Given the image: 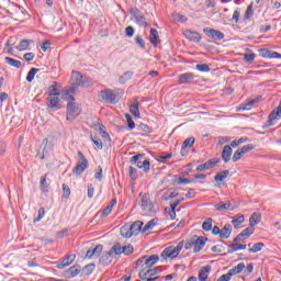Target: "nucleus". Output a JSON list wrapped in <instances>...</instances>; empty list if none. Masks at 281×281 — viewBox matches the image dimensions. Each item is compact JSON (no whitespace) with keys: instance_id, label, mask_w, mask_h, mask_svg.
I'll return each mask as SVG.
<instances>
[{"instance_id":"obj_28","label":"nucleus","mask_w":281,"mask_h":281,"mask_svg":"<svg viewBox=\"0 0 281 281\" xmlns=\"http://www.w3.org/2000/svg\"><path fill=\"white\" fill-rule=\"evenodd\" d=\"M149 41H150L151 45H158V43H159V33L157 32V30H155V29L150 30Z\"/></svg>"},{"instance_id":"obj_44","label":"nucleus","mask_w":281,"mask_h":281,"mask_svg":"<svg viewBox=\"0 0 281 281\" xmlns=\"http://www.w3.org/2000/svg\"><path fill=\"white\" fill-rule=\"evenodd\" d=\"M165 212H168L169 213V216L172 221H175V218H177V209L172 205H170V207H166L165 209Z\"/></svg>"},{"instance_id":"obj_54","label":"nucleus","mask_w":281,"mask_h":281,"mask_svg":"<svg viewBox=\"0 0 281 281\" xmlns=\"http://www.w3.org/2000/svg\"><path fill=\"white\" fill-rule=\"evenodd\" d=\"M135 41L136 44L139 45V47H142V49H146V43L144 42V38H142V36L137 35Z\"/></svg>"},{"instance_id":"obj_27","label":"nucleus","mask_w":281,"mask_h":281,"mask_svg":"<svg viewBox=\"0 0 281 281\" xmlns=\"http://www.w3.org/2000/svg\"><path fill=\"white\" fill-rule=\"evenodd\" d=\"M245 269V263L240 262L238 263L236 267H234L233 269H231L228 271V274H231V278L232 276H238V273H243V270Z\"/></svg>"},{"instance_id":"obj_24","label":"nucleus","mask_w":281,"mask_h":281,"mask_svg":"<svg viewBox=\"0 0 281 281\" xmlns=\"http://www.w3.org/2000/svg\"><path fill=\"white\" fill-rule=\"evenodd\" d=\"M262 218V214L260 213H254L250 218H249V225L250 227H256V225H258V223H260Z\"/></svg>"},{"instance_id":"obj_35","label":"nucleus","mask_w":281,"mask_h":281,"mask_svg":"<svg viewBox=\"0 0 281 281\" xmlns=\"http://www.w3.org/2000/svg\"><path fill=\"white\" fill-rule=\"evenodd\" d=\"M155 225H157V220L149 221L143 228H140V232L143 234H146V232H150V229H154Z\"/></svg>"},{"instance_id":"obj_33","label":"nucleus","mask_w":281,"mask_h":281,"mask_svg":"<svg viewBox=\"0 0 281 281\" xmlns=\"http://www.w3.org/2000/svg\"><path fill=\"white\" fill-rule=\"evenodd\" d=\"M72 80H74V83L77 86V87H80L82 86V74L78 72V71H72Z\"/></svg>"},{"instance_id":"obj_46","label":"nucleus","mask_w":281,"mask_h":281,"mask_svg":"<svg viewBox=\"0 0 281 281\" xmlns=\"http://www.w3.org/2000/svg\"><path fill=\"white\" fill-rule=\"evenodd\" d=\"M244 155H245V154H243V151H241L240 149H237V150L234 153V155H233V157H232V160H233L234 162L240 161V159H243Z\"/></svg>"},{"instance_id":"obj_14","label":"nucleus","mask_w":281,"mask_h":281,"mask_svg":"<svg viewBox=\"0 0 281 281\" xmlns=\"http://www.w3.org/2000/svg\"><path fill=\"white\" fill-rule=\"evenodd\" d=\"M60 94H50L48 95V109H60V99L58 98Z\"/></svg>"},{"instance_id":"obj_62","label":"nucleus","mask_w":281,"mask_h":281,"mask_svg":"<svg viewBox=\"0 0 281 281\" xmlns=\"http://www.w3.org/2000/svg\"><path fill=\"white\" fill-rule=\"evenodd\" d=\"M34 53H26L24 54V60H26V63H31V60H34Z\"/></svg>"},{"instance_id":"obj_26","label":"nucleus","mask_w":281,"mask_h":281,"mask_svg":"<svg viewBox=\"0 0 281 281\" xmlns=\"http://www.w3.org/2000/svg\"><path fill=\"white\" fill-rule=\"evenodd\" d=\"M80 273V266H72L66 271L67 278H76Z\"/></svg>"},{"instance_id":"obj_60","label":"nucleus","mask_w":281,"mask_h":281,"mask_svg":"<svg viewBox=\"0 0 281 281\" xmlns=\"http://www.w3.org/2000/svg\"><path fill=\"white\" fill-rule=\"evenodd\" d=\"M125 34H126V36H128L131 38L133 36V34H135V30L133 29V26H127L125 29Z\"/></svg>"},{"instance_id":"obj_38","label":"nucleus","mask_w":281,"mask_h":281,"mask_svg":"<svg viewBox=\"0 0 281 281\" xmlns=\"http://www.w3.org/2000/svg\"><path fill=\"white\" fill-rule=\"evenodd\" d=\"M254 232H256V228L254 226H250V227L244 229L240 233L241 238H244V240H247V238H249V236H251V234H254Z\"/></svg>"},{"instance_id":"obj_43","label":"nucleus","mask_w":281,"mask_h":281,"mask_svg":"<svg viewBox=\"0 0 281 281\" xmlns=\"http://www.w3.org/2000/svg\"><path fill=\"white\" fill-rule=\"evenodd\" d=\"M40 69L38 68H32L27 76H26V80L27 82H32V80H34V76H36V74H38Z\"/></svg>"},{"instance_id":"obj_47","label":"nucleus","mask_w":281,"mask_h":281,"mask_svg":"<svg viewBox=\"0 0 281 281\" xmlns=\"http://www.w3.org/2000/svg\"><path fill=\"white\" fill-rule=\"evenodd\" d=\"M202 228L204 232H210L212 231V218H207L206 221L203 222Z\"/></svg>"},{"instance_id":"obj_59","label":"nucleus","mask_w":281,"mask_h":281,"mask_svg":"<svg viewBox=\"0 0 281 281\" xmlns=\"http://www.w3.org/2000/svg\"><path fill=\"white\" fill-rule=\"evenodd\" d=\"M177 183H178V186H181V184L188 186V183H192V181H190V179H188V178H179L177 180Z\"/></svg>"},{"instance_id":"obj_22","label":"nucleus","mask_w":281,"mask_h":281,"mask_svg":"<svg viewBox=\"0 0 281 281\" xmlns=\"http://www.w3.org/2000/svg\"><path fill=\"white\" fill-rule=\"evenodd\" d=\"M115 205H117V200L112 199L110 201V203L108 204V206L103 210L101 216H109V214H111V212H113V207H115Z\"/></svg>"},{"instance_id":"obj_63","label":"nucleus","mask_w":281,"mask_h":281,"mask_svg":"<svg viewBox=\"0 0 281 281\" xmlns=\"http://www.w3.org/2000/svg\"><path fill=\"white\" fill-rule=\"evenodd\" d=\"M94 179H98V181H102V167L101 166L98 167V171L94 175Z\"/></svg>"},{"instance_id":"obj_30","label":"nucleus","mask_w":281,"mask_h":281,"mask_svg":"<svg viewBox=\"0 0 281 281\" xmlns=\"http://www.w3.org/2000/svg\"><path fill=\"white\" fill-rule=\"evenodd\" d=\"M113 258V254L110 251L105 252L101 258L100 262L101 265H111V260Z\"/></svg>"},{"instance_id":"obj_2","label":"nucleus","mask_w":281,"mask_h":281,"mask_svg":"<svg viewBox=\"0 0 281 281\" xmlns=\"http://www.w3.org/2000/svg\"><path fill=\"white\" fill-rule=\"evenodd\" d=\"M144 223L140 221L134 222L133 224H125L121 227V236L123 238H131L133 236H137L139 232H142V226Z\"/></svg>"},{"instance_id":"obj_11","label":"nucleus","mask_w":281,"mask_h":281,"mask_svg":"<svg viewBox=\"0 0 281 281\" xmlns=\"http://www.w3.org/2000/svg\"><path fill=\"white\" fill-rule=\"evenodd\" d=\"M204 32L206 36L214 38V41H223L225 38V34L214 29H205Z\"/></svg>"},{"instance_id":"obj_37","label":"nucleus","mask_w":281,"mask_h":281,"mask_svg":"<svg viewBox=\"0 0 281 281\" xmlns=\"http://www.w3.org/2000/svg\"><path fill=\"white\" fill-rule=\"evenodd\" d=\"M110 252L112 254V256L113 254H115V256H121V254H123V246L120 244H114L110 249Z\"/></svg>"},{"instance_id":"obj_1","label":"nucleus","mask_w":281,"mask_h":281,"mask_svg":"<svg viewBox=\"0 0 281 281\" xmlns=\"http://www.w3.org/2000/svg\"><path fill=\"white\" fill-rule=\"evenodd\" d=\"M65 100H67L68 102L66 112L67 120L74 122V120H76L77 116L80 115L82 109H80V105L76 103V99L74 98V95L69 94V92L65 94Z\"/></svg>"},{"instance_id":"obj_15","label":"nucleus","mask_w":281,"mask_h":281,"mask_svg":"<svg viewBox=\"0 0 281 281\" xmlns=\"http://www.w3.org/2000/svg\"><path fill=\"white\" fill-rule=\"evenodd\" d=\"M214 207L217 210V212H232V210H234V204H232L229 201H226L215 204Z\"/></svg>"},{"instance_id":"obj_36","label":"nucleus","mask_w":281,"mask_h":281,"mask_svg":"<svg viewBox=\"0 0 281 281\" xmlns=\"http://www.w3.org/2000/svg\"><path fill=\"white\" fill-rule=\"evenodd\" d=\"M40 188L42 192H49V183H47V175H44L42 177Z\"/></svg>"},{"instance_id":"obj_32","label":"nucleus","mask_w":281,"mask_h":281,"mask_svg":"<svg viewBox=\"0 0 281 281\" xmlns=\"http://www.w3.org/2000/svg\"><path fill=\"white\" fill-rule=\"evenodd\" d=\"M4 63H7V65H10V67H15L16 69L21 68V61L12 57H5Z\"/></svg>"},{"instance_id":"obj_40","label":"nucleus","mask_w":281,"mask_h":281,"mask_svg":"<svg viewBox=\"0 0 281 281\" xmlns=\"http://www.w3.org/2000/svg\"><path fill=\"white\" fill-rule=\"evenodd\" d=\"M155 273H157V271H155V269H149L147 271L142 270L138 276H139L140 280H146V278H148V276L149 277L155 276Z\"/></svg>"},{"instance_id":"obj_6","label":"nucleus","mask_w":281,"mask_h":281,"mask_svg":"<svg viewBox=\"0 0 281 281\" xmlns=\"http://www.w3.org/2000/svg\"><path fill=\"white\" fill-rule=\"evenodd\" d=\"M142 159H144V154L135 155L131 158V164H134L137 166V168L143 169L144 172H148V170H150V161Z\"/></svg>"},{"instance_id":"obj_12","label":"nucleus","mask_w":281,"mask_h":281,"mask_svg":"<svg viewBox=\"0 0 281 281\" xmlns=\"http://www.w3.org/2000/svg\"><path fill=\"white\" fill-rule=\"evenodd\" d=\"M138 262H144L146 267H155L159 262V255H151L149 257H143Z\"/></svg>"},{"instance_id":"obj_41","label":"nucleus","mask_w":281,"mask_h":281,"mask_svg":"<svg viewBox=\"0 0 281 281\" xmlns=\"http://www.w3.org/2000/svg\"><path fill=\"white\" fill-rule=\"evenodd\" d=\"M262 247H265V244L257 243L254 244L250 249H248L249 254H258V251H262Z\"/></svg>"},{"instance_id":"obj_7","label":"nucleus","mask_w":281,"mask_h":281,"mask_svg":"<svg viewBox=\"0 0 281 281\" xmlns=\"http://www.w3.org/2000/svg\"><path fill=\"white\" fill-rule=\"evenodd\" d=\"M78 162L75 169L72 170L74 175H82L85 172L86 168H89V160H87V157H85V154L82 151H78Z\"/></svg>"},{"instance_id":"obj_57","label":"nucleus","mask_w":281,"mask_h":281,"mask_svg":"<svg viewBox=\"0 0 281 281\" xmlns=\"http://www.w3.org/2000/svg\"><path fill=\"white\" fill-rule=\"evenodd\" d=\"M175 19L179 23H186V21H188V18L186 15H181L180 13H176Z\"/></svg>"},{"instance_id":"obj_4","label":"nucleus","mask_w":281,"mask_h":281,"mask_svg":"<svg viewBox=\"0 0 281 281\" xmlns=\"http://www.w3.org/2000/svg\"><path fill=\"white\" fill-rule=\"evenodd\" d=\"M181 249H183V241L178 243L177 246H169L165 248L160 256L164 260H168V258H177V256L181 254Z\"/></svg>"},{"instance_id":"obj_3","label":"nucleus","mask_w":281,"mask_h":281,"mask_svg":"<svg viewBox=\"0 0 281 281\" xmlns=\"http://www.w3.org/2000/svg\"><path fill=\"white\" fill-rule=\"evenodd\" d=\"M205 240H206L205 237H199L194 235L186 243L184 249L193 248L194 254H199V251H201V249L205 247Z\"/></svg>"},{"instance_id":"obj_5","label":"nucleus","mask_w":281,"mask_h":281,"mask_svg":"<svg viewBox=\"0 0 281 281\" xmlns=\"http://www.w3.org/2000/svg\"><path fill=\"white\" fill-rule=\"evenodd\" d=\"M101 102H109L115 104L120 101V95L112 90H102L99 94Z\"/></svg>"},{"instance_id":"obj_50","label":"nucleus","mask_w":281,"mask_h":281,"mask_svg":"<svg viewBox=\"0 0 281 281\" xmlns=\"http://www.w3.org/2000/svg\"><path fill=\"white\" fill-rule=\"evenodd\" d=\"M182 146H184V148H192V146H194V137L187 138Z\"/></svg>"},{"instance_id":"obj_29","label":"nucleus","mask_w":281,"mask_h":281,"mask_svg":"<svg viewBox=\"0 0 281 281\" xmlns=\"http://www.w3.org/2000/svg\"><path fill=\"white\" fill-rule=\"evenodd\" d=\"M48 95H60V91L58 90V82L54 81L48 87Z\"/></svg>"},{"instance_id":"obj_39","label":"nucleus","mask_w":281,"mask_h":281,"mask_svg":"<svg viewBox=\"0 0 281 281\" xmlns=\"http://www.w3.org/2000/svg\"><path fill=\"white\" fill-rule=\"evenodd\" d=\"M256 103V100H251L247 103H243L240 106L237 108V111H251V106Z\"/></svg>"},{"instance_id":"obj_53","label":"nucleus","mask_w":281,"mask_h":281,"mask_svg":"<svg viewBox=\"0 0 281 281\" xmlns=\"http://www.w3.org/2000/svg\"><path fill=\"white\" fill-rule=\"evenodd\" d=\"M259 55L262 56V58H270L271 50L267 48L259 49Z\"/></svg>"},{"instance_id":"obj_13","label":"nucleus","mask_w":281,"mask_h":281,"mask_svg":"<svg viewBox=\"0 0 281 281\" xmlns=\"http://www.w3.org/2000/svg\"><path fill=\"white\" fill-rule=\"evenodd\" d=\"M134 21L140 27H148V22H146V16L140 11L134 13Z\"/></svg>"},{"instance_id":"obj_9","label":"nucleus","mask_w":281,"mask_h":281,"mask_svg":"<svg viewBox=\"0 0 281 281\" xmlns=\"http://www.w3.org/2000/svg\"><path fill=\"white\" fill-rule=\"evenodd\" d=\"M218 161H221L218 158L210 159L206 162L199 165L195 170L196 172H203L205 170H210V168H214V166H216Z\"/></svg>"},{"instance_id":"obj_42","label":"nucleus","mask_w":281,"mask_h":281,"mask_svg":"<svg viewBox=\"0 0 281 281\" xmlns=\"http://www.w3.org/2000/svg\"><path fill=\"white\" fill-rule=\"evenodd\" d=\"M244 60H246V63H254V60H256V54L251 50H248L246 54H244Z\"/></svg>"},{"instance_id":"obj_19","label":"nucleus","mask_w":281,"mask_h":281,"mask_svg":"<svg viewBox=\"0 0 281 281\" xmlns=\"http://www.w3.org/2000/svg\"><path fill=\"white\" fill-rule=\"evenodd\" d=\"M32 43H34V41L32 40H22L20 42V44L18 46H15V49H18V52H25L29 49L30 45H32Z\"/></svg>"},{"instance_id":"obj_21","label":"nucleus","mask_w":281,"mask_h":281,"mask_svg":"<svg viewBox=\"0 0 281 281\" xmlns=\"http://www.w3.org/2000/svg\"><path fill=\"white\" fill-rule=\"evenodd\" d=\"M232 236V224H225V226L220 229V238H229Z\"/></svg>"},{"instance_id":"obj_18","label":"nucleus","mask_w":281,"mask_h":281,"mask_svg":"<svg viewBox=\"0 0 281 281\" xmlns=\"http://www.w3.org/2000/svg\"><path fill=\"white\" fill-rule=\"evenodd\" d=\"M190 80H194V74L186 72L179 76V83L180 85H188Z\"/></svg>"},{"instance_id":"obj_10","label":"nucleus","mask_w":281,"mask_h":281,"mask_svg":"<svg viewBox=\"0 0 281 281\" xmlns=\"http://www.w3.org/2000/svg\"><path fill=\"white\" fill-rule=\"evenodd\" d=\"M102 249H103L102 245H97L94 248H90L86 252V258L88 259L100 258V256L102 255Z\"/></svg>"},{"instance_id":"obj_55","label":"nucleus","mask_w":281,"mask_h":281,"mask_svg":"<svg viewBox=\"0 0 281 281\" xmlns=\"http://www.w3.org/2000/svg\"><path fill=\"white\" fill-rule=\"evenodd\" d=\"M44 216H45V209H44V207H41V209L38 210V216H37V218H35V220L33 221V223H38V221L43 220Z\"/></svg>"},{"instance_id":"obj_34","label":"nucleus","mask_w":281,"mask_h":281,"mask_svg":"<svg viewBox=\"0 0 281 281\" xmlns=\"http://www.w3.org/2000/svg\"><path fill=\"white\" fill-rule=\"evenodd\" d=\"M243 223H245V215H237L235 218L232 220V224L236 229H238V227H240Z\"/></svg>"},{"instance_id":"obj_58","label":"nucleus","mask_w":281,"mask_h":281,"mask_svg":"<svg viewBox=\"0 0 281 281\" xmlns=\"http://www.w3.org/2000/svg\"><path fill=\"white\" fill-rule=\"evenodd\" d=\"M130 177L133 179V181H135L137 179V169L130 167Z\"/></svg>"},{"instance_id":"obj_64","label":"nucleus","mask_w":281,"mask_h":281,"mask_svg":"<svg viewBox=\"0 0 281 281\" xmlns=\"http://www.w3.org/2000/svg\"><path fill=\"white\" fill-rule=\"evenodd\" d=\"M52 43H49L48 41L42 43L41 47L43 52H47V49H49Z\"/></svg>"},{"instance_id":"obj_31","label":"nucleus","mask_w":281,"mask_h":281,"mask_svg":"<svg viewBox=\"0 0 281 281\" xmlns=\"http://www.w3.org/2000/svg\"><path fill=\"white\" fill-rule=\"evenodd\" d=\"M130 112L134 117L139 119V102L135 101L131 106H130Z\"/></svg>"},{"instance_id":"obj_45","label":"nucleus","mask_w":281,"mask_h":281,"mask_svg":"<svg viewBox=\"0 0 281 281\" xmlns=\"http://www.w3.org/2000/svg\"><path fill=\"white\" fill-rule=\"evenodd\" d=\"M195 69H198V71H202L204 74H207V71H210V65H207V64H198L195 66Z\"/></svg>"},{"instance_id":"obj_16","label":"nucleus","mask_w":281,"mask_h":281,"mask_svg":"<svg viewBox=\"0 0 281 281\" xmlns=\"http://www.w3.org/2000/svg\"><path fill=\"white\" fill-rule=\"evenodd\" d=\"M183 34L184 38H188V41H193V43H199V41H201V34H199V32L186 30Z\"/></svg>"},{"instance_id":"obj_8","label":"nucleus","mask_w":281,"mask_h":281,"mask_svg":"<svg viewBox=\"0 0 281 281\" xmlns=\"http://www.w3.org/2000/svg\"><path fill=\"white\" fill-rule=\"evenodd\" d=\"M140 199V207L144 210V212H153V202H150V199H148L147 194H139Z\"/></svg>"},{"instance_id":"obj_25","label":"nucleus","mask_w":281,"mask_h":281,"mask_svg":"<svg viewBox=\"0 0 281 281\" xmlns=\"http://www.w3.org/2000/svg\"><path fill=\"white\" fill-rule=\"evenodd\" d=\"M229 177V170H223L215 175L214 180L216 183H221V181H225Z\"/></svg>"},{"instance_id":"obj_49","label":"nucleus","mask_w":281,"mask_h":281,"mask_svg":"<svg viewBox=\"0 0 281 281\" xmlns=\"http://www.w3.org/2000/svg\"><path fill=\"white\" fill-rule=\"evenodd\" d=\"M63 199H69L70 194H71V189H69V186L67 184H63Z\"/></svg>"},{"instance_id":"obj_52","label":"nucleus","mask_w":281,"mask_h":281,"mask_svg":"<svg viewBox=\"0 0 281 281\" xmlns=\"http://www.w3.org/2000/svg\"><path fill=\"white\" fill-rule=\"evenodd\" d=\"M256 148V146L254 145H246L244 147H241L239 150L243 153V155H247V153L254 150Z\"/></svg>"},{"instance_id":"obj_56","label":"nucleus","mask_w":281,"mask_h":281,"mask_svg":"<svg viewBox=\"0 0 281 281\" xmlns=\"http://www.w3.org/2000/svg\"><path fill=\"white\" fill-rule=\"evenodd\" d=\"M125 117L127 120L128 128L131 130L135 128V122L133 121V117H131V114H126Z\"/></svg>"},{"instance_id":"obj_51","label":"nucleus","mask_w":281,"mask_h":281,"mask_svg":"<svg viewBox=\"0 0 281 281\" xmlns=\"http://www.w3.org/2000/svg\"><path fill=\"white\" fill-rule=\"evenodd\" d=\"M251 16H254V4H249L245 13V19H251Z\"/></svg>"},{"instance_id":"obj_17","label":"nucleus","mask_w":281,"mask_h":281,"mask_svg":"<svg viewBox=\"0 0 281 281\" xmlns=\"http://www.w3.org/2000/svg\"><path fill=\"white\" fill-rule=\"evenodd\" d=\"M232 146H224V149L222 150V159L224 160L225 164H228V161L232 159Z\"/></svg>"},{"instance_id":"obj_23","label":"nucleus","mask_w":281,"mask_h":281,"mask_svg":"<svg viewBox=\"0 0 281 281\" xmlns=\"http://www.w3.org/2000/svg\"><path fill=\"white\" fill-rule=\"evenodd\" d=\"M240 249H247V245H245V244H231L227 247L228 254H234L236 251H240Z\"/></svg>"},{"instance_id":"obj_48","label":"nucleus","mask_w":281,"mask_h":281,"mask_svg":"<svg viewBox=\"0 0 281 281\" xmlns=\"http://www.w3.org/2000/svg\"><path fill=\"white\" fill-rule=\"evenodd\" d=\"M122 251H123L124 256H131V254H133V251H134L133 245L128 244L126 246H123Z\"/></svg>"},{"instance_id":"obj_61","label":"nucleus","mask_w":281,"mask_h":281,"mask_svg":"<svg viewBox=\"0 0 281 281\" xmlns=\"http://www.w3.org/2000/svg\"><path fill=\"white\" fill-rule=\"evenodd\" d=\"M194 196H196V191H194V189H189V191L186 194L187 199H194Z\"/></svg>"},{"instance_id":"obj_20","label":"nucleus","mask_w":281,"mask_h":281,"mask_svg":"<svg viewBox=\"0 0 281 281\" xmlns=\"http://www.w3.org/2000/svg\"><path fill=\"white\" fill-rule=\"evenodd\" d=\"M74 260H76V255L67 256L60 263L57 265V269H65V267H69Z\"/></svg>"}]
</instances>
